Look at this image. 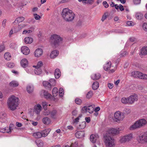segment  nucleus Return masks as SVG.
<instances>
[{
    "mask_svg": "<svg viewBox=\"0 0 147 147\" xmlns=\"http://www.w3.org/2000/svg\"><path fill=\"white\" fill-rule=\"evenodd\" d=\"M63 19L67 22H71L75 17V15L72 11L68 8H64L62 12Z\"/></svg>",
    "mask_w": 147,
    "mask_h": 147,
    "instance_id": "obj_1",
    "label": "nucleus"
},
{
    "mask_svg": "<svg viewBox=\"0 0 147 147\" xmlns=\"http://www.w3.org/2000/svg\"><path fill=\"white\" fill-rule=\"evenodd\" d=\"M18 98L13 95L10 97L7 101V105L9 108L11 110H15L18 106L19 101Z\"/></svg>",
    "mask_w": 147,
    "mask_h": 147,
    "instance_id": "obj_2",
    "label": "nucleus"
},
{
    "mask_svg": "<svg viewBox=\"0 0 147 147\" xmlns=\"http://www.w3.org/2000/svg\"><path fill=\"white\" fill-rule=\"evenodd\" d=\"M146 121L144 119H142L136 121L129 128L130 130H134L136 128H140L145 126L147 123Z\"/></svg>",
    "mask_w": 147,
    "mask_h": 147,
    "instance_id": "obj_3",
    "label": "nucleus"
},
{
    "mask_svg": "<svg viewBox=\"0 0 147 147\" xmlns=\"http://www.w3.org/2000/svg\"><path fill=\"white\" fill-rule=\"evenodd\" d=\"M51 40L52 44L54 45L57 46L62 43V38L59 36L54 34L51 36Z\"/></svg>",
    "mask_w": 147,
    "mask_h": 147,
    "instance_id": "obj_4",
    "label": "nucleus"
},
{
    "mask_svg": "<svg viewBox=\"0 0 147 147\" xmlns=\"http://www.w3.org/2000/svg\"><path fill=\"white\" fill-rule=\"evenodd\" d=\"M133 138V134L130 133L120 137L119 142L121 143H125L131 140Z\"/></svg>",
    "mask_w": 147,
    "mask_h": 147,
    "instance_id": "obj_5",
    "label": "nucleus"
},
{
    "mask_svg": "<svg viewBox=\"0 0 147 147\" xmlns=\"http://www.w3.org/2000/svg\"><path fill=\"white\" fill-rule=\"evenodd\" d=\"M105 142L107 147H114L115 146L114 140L110 136L105 138Z\"/></svg>",
    "mask_w": 147,
    "mask_h": 147,
    "instance_id": "obj_6",
    "label": "nucleus"
},
{
    "mask_svg": "<svg viewBox=\"0 0 147 147\" xmlns=\"http://www.w3.org/2000/svg\"><path fill=\"white\" fill-rule=\"evenodd\" d=\"M137 140L140 143H145L147 142V132L140 134L137 138Z\"/></svg>",
    "mask_w": 147,
    "mask_h": 147,
    "instance_id": "obj_7",
    "label": "nucleus"
},
{
    "mask_svg": "<svg viewBox=\"0 0 147 147\" xmlns=\"http://www.w3.org/2000/svg\"><path fill=\"white\" fill-rule=\"evenodd\" d=\"M114 117L116 122L122 121L125 117L124 114L119 111H116L114 113Z\"/></svg>",
    "mask_w": 147,
    "mask_h": 147,
    "instance_id": "obj_8",
    "label": "nucleus"
},
{
    "mask_svg": "<svg viewBox=\"0 0 147 147\" xmlns=\"http://www.w3.org/2000/svg\"><path fill=\"white\" fill-rule=\"evenodd\" d=\"M13 125V124H11L9 127H8L5 128L0 127V132L2 133H7L9 134L11 133V130L13 129L12 127Z\"/></svg>",
    "mask_w": 147,
    "mask_h": 147,
    "instance_id": "obj_9",
    "label": "nucleus"
},
{
    "mask_svg": "<svg viewBox=\"0 0 147 147\" xmlns=\"http://www.w3.org/2000/svg\"><path fill=\"white\" fill-rule=\"evenodd\" d=\"M129 104H131L133 103L135 101H137L138 97L137 95L136 94H134L130 96L129 97Z\"/></svg>",
    "mask_w": 147,
    "mask_h": 147,
    "instance_id": "obj_10",
    "label": "nucleus"
},
{
    "mask_svg": "<svg viewBox=\"0 0 147 147\" xmlns=\"http://www.w3.org/2000/svg\"><path fill=\"white\" fill-rule=\"evenodd\" d=\"M42 109L41 106L39 104L35 105L34 107V111L37 114H39Z\"/></svg>",
    "mask_w": 147,
    "mask_h": 147,
    "instance_id": "obj_11",
    "label": "nucleus"
},
{
    "mask_svg": "<svg viewBox=\"0 0 147 147\" xmlns=\"http://www.w3.org/2000/svg\"><path fill=\"white\" fill-rule=\"evenodd\" d=\"M21 51L22 53L25 55H28L30 52V50L26 46H23L21 47Z\"/></svg>",
    "mask_w": 147,
    "mask_h": 147,
    "instance_id": "obj_12",
    "label": "nucleus"
},
{
    "mask_svg": "<svg viewBox=\"0 0 147 147\" xmlns=\"http://www.w3.org/2000/svg\"><path fill=\"white\" fill-rule=\"evenodd\" d=\"M85 133L83 131H79L75 134V136L78 138H82L84 136Z\"/></svg>",
    "mask_w": 147,
    "mask_h": 147,
    "instance_id": "obj_13",
    "label": "nucleus"
},
{
    "mask_svg": "<svg viewBox=\"0 0 147 147\" xmlns=\"http://www.w3.org/2000/svg\"><path fill=\"white\" fill-rule=\"evenodd\" d=\"M43 53L42 50L41 49H38L36 50L34 53L35 56L36 57H39L41 56Z\"/></svg>",
    "mask_w": 147,
    "mask_h": 147,
    "instance_id": "obj_14",
    "label": "nucleus"
},
{
    "mask_svg": "<svg viewBox=\"0 0 147 147\" xmlns=\"http://www.w3.org/2000/svg\"><path fill=\"white\" fill-rule=\"evenodd\" d=\"M142 73L138 71H133L131 73V76L136 78H140V76L141 75Z\"/></svg>",
    "mask_w": 147,
    "mask_h": 147,
    "instance_id": "obj_15",
    "label": "nucleus"
},
{
    "mask_svg": "<svg viewBox=\"0 0 147 147\" xmlns=\"http://www.w3.org/2000/svg\"><path fill=\"white\" fill-rule=\"evenodd\" d=\"M59 53V52L58 50H54L51 52L50 55V57L51 58H54L58 55Z\"/></svg>",
    "mask_w": 147,
    "mask_h": 147,
    "instance_id": "obj_16",
    "label": "nucleus"
},
{
    "mask_svg": "<svg viewBox=\"0 0 147 147\" xmlns=\"http://www.w3.org/2000/svg\"><path fill=\"white\" fill-rule=\"evenodd\" d=\"M51 131L50 129H45L41 132L42 137H45L47 136L49 134Z\"/></svg>",
    "mask_w": 147,
    "mask_h": 147,
    "instance_id": "obj_17",
    "label": "nucleus"
},
{
    "mask_svg": "<svg viewBox=\"0 0 147 147\" xmlns=\"http://www.w3.org/2000/svg\"><path fill=\"white\" fill-rule=\"evenodd\" d=\"M111 63L110 61L108 62L106 64L104 65L103 66L104 69L107 71L110 70L111 67Z\"/></svg>",
    "mask_w": 147,
    "mask_h": 147,
    "instance_id": "obj_18",
    "label": "nucleus"
},
{
    "mask_svg": "<svg viewBox=\"0 0 147 147\" xmlns=\"http://www.w3.org/2000/svg\"><path fill=\"white\" fill-rule=\"evenodd\" d=\"M20 64L24 68L28 66V62L27 59H23L21 60Z\"/></svg>",
    "mask_w": 147,
    "mask_h": 147,
    "instance_id": "obj_19",
    "label": "nucleus"
},
{
    "mask_svg": "<svg viewBox=\"0 0 147 147\" xmlns=\"http://www.w3.org/2000/svg\"><path fill=\"white\" fill-rule=\"evenodd\" d=\"M19 85V84L18 82L15 80H13L9 84V86L11 87H17Z\"/></svg>",
    "mask_w": 147,
    "mask_h": 147,
    "instance_id": "obj_20",
    "label": "nucleus"
},
{
    "mask_svg": "<svg viewBox=\"0 0 147 147\" xmlns=\"http://www.w3.org/2000/svg\"><path fill=\"white\" fill-rule=\"evenodd\" d=\"M41 94L43 95L46 98H49L51 97V95L47 91L45 90H42L41 91Z\"/></svg>",
    "mask_w": 147,
    "mask_h": 147,
    "instance_id": "obj_21",
    "label": "nucleus"
},
{
    "mask_svg": "<svg viewBox=\"0 0 147 147\" xmlns=\"http://www.w3.org/2000/svg\"><path fill=\"white\" fill-rule=\"evenodd\" d=\"M108 133L111 135H114L118 134L116 128H112L108 130Z\"/></svg>",
    "mask_w": 147,
    "mask_h": 147,
    "instance_id": "obj_22",
    "label": "nucleus"
},
{
    "mask_svg": "<svg viewBox=\"0 0 147 147\" xmlns=\"http://www.w3.org/2000/svg\"><path fill=\"white\" fill-rule=\"evenodd\" d=\"M98 135L92 134L90 137V140L93 143H94L95 142L97 138H98Z\"/></svg>",
    "mask_w": 147,
    "mask_h": 147,
    "instance_id": "obj_23",
    "label": "nucleus"
},
{
    "mask_svg": "<svg viewBox=\"0 0 147 147\" xmlns=\"http://www.w3.org/2000/svg\"><path fill=\"white\" fill-rule=\"evenodd\" d=\"M86 126V123L85 121L82 122L80 124L77 125V127L79 129H82L85 128Z\"/></svg>",
    "mask_w": 147,
    "mask_h": 147,
    "instance_id": "obj_24",
    "label": "nucleus"
},
{
    "mask_svg": "<svg viewBox=\"0 0 147 147\" xmlns=\"http://www.w3.org/2000/svg\"><path fill=\"white\" fill-rule=\"evenodd\" d=\"M33 39L30 37H27L24 39V41L26 44H30L33 42Z\"/></svg>",
    "mask_w": 147,
    "mask_h": 147,
    "instance_id": "obj_25",
    "label": "nucleus"
},
{
    "mask_svg": "<svg viewBox=\"0 0 147 147\" xmlns=\"http://www.w3.org/2000/svg\"><path fill=\"white\" fill-rule=\"evenodd\" d=\"M43 123L45 124L48 125L51 122V120L48 117H45L43 118L42 119Z\"/></svg>",
    "mask_w": 147,
    "mask_h": 147,
    "instance_id": "obj_26",
    "label": "nucleus"
},
{
    "mask_svg": "<svg viewBox=\"0 0 147 147\" xmlns=\"http://www.w3.org/2000/svg\"><path fill=\"white\" fill-rule=\"evenodd\" d=\"M61 76V72L58 69H56L55 72V76L56 79L59 78Z\"/></svg>",
    "mask_w": 147,
    "mask_h": 147,
    "instance_id": "obj_27",
    "label": "nucleus"
},
{
    "mask_svg": "<svg viewBox=\"0 0 147 147\" xmlns=\"http://www.w3.org/2000/svg\"><path fill=\"white\" fill-rule=\"evenodd\" d=\"M26 90L27 92L29 94L31 93L34 90V87L31 85H28L26 87Z\"/></svg>",
    "mask_w": 147,
    "mask_h": 147,
    "instance_id": "obj_28",
    "label": "nucleus"
},
{
    "mask_svg": "<svg viewBox=\"0 0 147 147\" xmlns=\"http://www.w3.org/2000/svg\"><path fill=\"white\" fill-rule=\"evenodd\" d=\"M100 75L99 73L95 74L92 75L91 78L94 80L99 79L100 77Z\"/></svg>",
    "mask_w": 147,
    "mask_h": 147,
    "instance_id": "obj_29",
    "label": "nucleus"
},
{
    "mask_svg": "<svg viewBox=\"0 0 147 147\" xmlns=\"http://www.w3.org/2000/svg\"><path fill=\"white\" fill-rule=\"evenodd\" d=\"M95 106L94 105L89 106L87 108L88 112L90 113H92L94 111Z\"/></svg>",
    "mask_w": 147,
    "mask_h": 147,
    "instance_id": "obj_30",
    "label": "nucleus"
},
{
    "mask_svg": "<svg viewBox=\"0 0 147 147\" xmlns=\"http://www.w3.org/2000/svg\"><path fill=\"white\" fill-rule=\"evenodd\" d=\"M4 58L6 60L9 61L11 59V55L9 53L6 52L4 55Z\"/></svg>",
    "mask_w": 147,
    "mask_h": 147,
    "instance_id": "obj_31",
    "label": "nucleus"
},
{
    "mask_svg": "<svg viewBox=\"0 0 147 147\" xmlns=\"http://www.w3.org/2000/svg\"><path fill=\"white\" fill-rule=\"evenodd\" d=\"M141 54L143 55H147V47H144L141 50Z\"/></svg>",
    "mask_w": 147,
    "mask_h": 147,
    "instance_id": "obj_32",
    "label": "nucleus"
},
{
    "mask_svg": "<svg viewBox=\"0 0 147 147\" xmlns=\"http://www.w3.org/2000/svg\"><path fill=\"white\" fill-rule=\"evenodd\" d=\"M99 84L98 82L96 81L94 82L92 85V88L94 90H96L99 87Z\"/></svg>",
    "mask_w": 147,
    "mask_h": 147,
    "instance_id": "obj_33",
    "label": "nucleus"
},
{
    "mask_svg": "<svg viewBox=\"0 0 147 147\" xmlns=\"http://www.w3.org/2000/svg\"><path fill=\"white\" fill-rule=\"evenodd\" d=\"M24 19L25 18L23 17H19L16 18L14 22L15 23H20L23 21Z\"/></svg>",
    "mask_w": 147,
    "mask_h": 147,
    "instance_id": "obj_34",
    "label": "nucleus"
},
{
    "mask_svg": "<svg viewBox=\"0 0 147 147\" xmlns=\"http://www.w3.org/2000/svg\"><path fill=\"white\" fill-rule=\"evenodd\" d=\"M136 16L137 19L141 20L143 17V15L140 12H138L136 13Z\"/></svg>",
    "mask_w": 147,
    "mask_h": 147,
    "instance_id": "obj_35",
    "label": "nucleus"
},
{
    "mask_svg": "<svg viewBox=\"0 0 147 147\" xmlns=\"http://www.w3.org/2000/svg\"><path fill=\"white\" fill-rule=\"evenodd\" d=\"M57 113V111L56 110H53L50 113L51 117L53 118H55Z\"/></svg>",
    "mask_w": 147,
    "mask_h": 147,
    "instance_id": "obj_36",
    "label": "nucleus"
},
{
    "mask_svg": "<svg viewBox=\"0 0 147 147\" xmlns=\"http://www.w3.org/2000/svg\"><path fill=\"white\" fill-rule=\"evenodd\" d=\"M33 136L36 138H40L42 137V135L41 132H37L33 133Z\"/></svg>",
    "mask_w": 147,
    "mask_h": 147,
    "instance_id": "obj_37",
    "label": "nucleus"
},
{
    "mask_svg": "<svg viewBox=\"0 0 147 147\" xmlns=\"http://www.w3.org/2000/svg\"><path fill=\"white\" fill-rule=\"evenodd\" d=\"M36 143L38 147H43V142L42 140H39L36 141Z\"/></svg>",
    "mask_w": 147,
    "mask_h": 147,
    "instance_id": "obj_38",
    "label": "nucleus"
},
{
    "mask_svg": "<svg viewBox=\"0 0 147 147\" xmlns=\"http://www.w3.org/2000/svg\"><path fill=\"white\" fill-rule=\"evenodd\" d=\"M121 102L124 104H129L128 98H127L125 97L122 98L121 99Z\"/></svg>",
    "mask_w": 147,
    "mask_h": 147,
    "instance_id": "obj_39",
    "label": "nucleus"
},
{
    "mask_svg": "<svg viewBox=\"0 0 147 147\" xmlns=\"http://www.w3.org/2000/svg\"><path fill=\"white\" fill-rule=\"evenodd\" d=\"M52 94L54 96H56L58 94V89L57 88H54L52 91Z\"/></svg>",
    "mask_w": 147,
    "mask_h": 147,
    "instance_id": "obj_40",
    "label": "nucleus"
},
{
    "mask_svg": "<svg viewBox=\"0 0 147 147\" xmlns=\"http://www.w3.org/2000/svg\"><path fill=\"white\" fill-rule=\"evenodd\" d=\"M34 72L35 74L39 75L41 74L42 70L40 68H35Z\"/></svg>",
    "mask_w": 147,
    "mask_h": 147,
    "instance_id": "obj_41",
    "label": "nucleus"
},
{
    "mask_svg": "<svg viewBox=\"0 0 147 147\" xmlns=\"http://www.w3.org/2000/svg\"><path fill=\"white\" fill-rule=\"evenodd\" d=\"M93 95V92L92 91H90L88 92L86 95V98L89 99L91 98Z\"/></svg>",
    "mask_w": 147,
    "mask_h": 147,
    "instance_id": "obj_42",
    "label": "nucleus"
},
{
    "mask_svg": "<svg viewBox=\"0 0 147 147\" xmlns=\"http://www.w3.org/2000/svg\"><path fill=\"white\" fill-rule=\"evenodd\" d=\"M43 85L44 87L50 88L51 87L50 83L47 81H44L43 82Z\"/></svg>",
    "mask_w": 147,
    "mask_h": 147,
    "instance_id": "obj_43",
    "label": "nucleus"
},
{
    "mask_svg": "<svg viewBox=\"0 0 147 147\" xmlns=\"http://www.w3.org/2000/svg\"><path fill=\"white\" fill-rule=\"evenodd\" d=\"M42 62L40 61L38 63L37 65H33V67L35 68H40V67L42 66Z\"/></svg>",
    "mask_w": 147,
    "mask_h": 147,
    "instance_id": "obj_44",
    "label": "nucleus"
},
{
    "mask_svg": "<svg viewBox=\"0 0 147 147\" xmlns=\"http://www.w3.org/2000/svg\"><path fill=\"white\" fill-rule=\"evenodd\" d=\"M6 65L7 67L10 68H13L15 66L14 63L11 62L7 63Z\"/></svg>",
    "mask_w": 147,
    "mask_h": 147,
    "instance_id": "obj_45",
    "label": "nucleus"
},
{
    "mask_svg": "<svg viewBox=\"0 0 147 147\" xmlns=\"http://www.w3.org/2000/svg\"><path fill=\"white\" fill-rule=\"evenodd\" d=\"M49 81L50 82V84H51V86H54L56 84L55 80L54 79H51Z\"/></svg>",
    "mask_w": 147,
    "mask_h": 147,
    "instance_id": "obj_46",
    "label": "nucleus"
},
{
    "mask_svg": "<svg viewBox=\"0 0 147 147\" xmlns=\"http://www.w3.org/2000/svg\"><path fill=\"white\" fill-rule=\"evenodd\" d=\"M142 74L140 76V79L147 80V75L143 74L142 73Z\"/></svg>",
    "mask_w": 147,
    "mask_h": 147,
    "instance_id": "obj_47",
    "label": "nucleus"
},
{
    "mask_svg": "<svg viewBox=\"0 0 147 147\" xmlns=\"http://www.w3.org/2000/svg\"><path fill=\"white\" fill-rule=\"evenodd\" d=\"M64 91L63 89L62 88H60L59 90V95L61 97H62Z\"/></svg>",
    "mask_w": 147,
    "mask_h": 147,
    "instance_id": "obj_48",
    "label": "nucleus"
},
{
    "mask_svg": "<svg viewBox=\"0 0 147 147\" xmlns=\"http://www.w3.org/2000/svg\"><path fill=\"white\" fill-rule=\"evenodd\" d=\"M27 25L25 24H22L19 25L18 27V30L20 31L22 28H25L27 26Z\"/></svg>",
    "mask_w": 147,
    "mask_h": 147,
    "instance_id": "obj_49",
    "label": "nucleus"
},
{
    "mask_svg": "<svg viewBox=\"0 0 147 147\" xmlns=\"http://www.w3.org/2000/svg\"><path fill=\"white\" fill-rule=\"evenodd\" d=\"M33 16L35 19L36 20H39L41 18L40 16L36 13H34Z\"/></svg>",
    "mask_w": 147,
    "mask_h": 147,
    "instance_id": "obj_50",
    "label": "nucleus"
},
{
    "mask_svg": "<svg viewBox=\"0 0 147 147\" xmlns=\"http://www.w3.org/2000/svg\"><path fill=\"white\" fill-rule=\"evenodd\" d=\"M75 102L76 104L79 105H80L82 102L81 100L79 98L76 99Z\"/></svg>",
    "mask_w": 147,
    "mask_h": 147,
    "instance_id": "obj_51",
    "label": "nucleus"
},
{
    "mask_svg": "<svg viewBox=\"0 0 147 147\" xmlns=\"http://www.w3.org/2000/svg\"><path fill=\"white\" fill-rule=\"evenodd\" d=\"M117 130V134H118L121 132L123 129V127H120L116 128Z\"/></svg>",
    "mask_w": 147,
    "mask_h": 147,
    "instance_id": "obj_52",
    "label": "nucleus"
},
{
    "mask_svg": "<svg viewBox=\"0 0 147 147\" xmlns=\"http://www.w3.org/2000/svg\"><path fill=\"white\" fill-rule=\"evenodd\" d=\"M42 105L44 109L45 110H46L47 109V103L45 102H42Z\"/></svg>",
    "mask_w": 147,
    "mask_h": 147,
    "instance_id": "obj_53",
    "label": "nucleus"
},
{
    "mask_svg": "<svg viewBox=\"0 0 147 147\" xmlns=\"http://www.w3.org/2000/svg\"><path fill=\"white\" fill-rule=\"evenodd\" d=\"M107 13H105L102 16V18L101 20V21L102 22H103L107 18Z\"/></svg>",
    "mask_w": 147,
    "mask_h": 147,
    "instance_id": "obj_54",
    "label": "nucleus"
},
{
    "mask_svg": "<svg viewBox=\"0 0 147 147\" xmlns=\"http://www.w3.org/2000/svg\"><path fill=\"white\" fill-rule=\"evenodd\" d=\"M78 146V143L77 142H75L74 143L71 144L70 147H77Z\"/></svg>",
    "mask_w": 147,
    "mask_h": 147,
    "instance_id": "obj_55",
    "label": "nucleus"
},
{
    "mask_svg": "<svg viewBox=\"0 0 147 147\" xmlns=\"http://www.w3.org/2000/svg\"><path fill=\"white\" fill-rule=\"evenodd\" d=\"M82 111L83 113L88 112L87 108L86 106L83 107L82 109Z\"/></svg>",
    "mask_w": 147,
    "mask_h": 147,
    "instance_id": "obj_56",
    "label": "nucleus"
},
{
    "mask_svg": "<svg viewBox=\"0 0 147 147\" xmlns=\"http://www.w3.org/2000/svg\"><path fill=\"white\" fill-rule=\"evenodd\" d=\"M142 27L143 29L145 31H147V23H144L143 24Z\"/></svg>",
    "mask_w": 147,
    "mask_h": 147,
    "instance_id": "obj_57",
    "label": "nucleus"
},
{
    "mask_svg": "<svg viewBox=\"0 0 147 147\" xmlns=\"http://www.w3.org/2000/svg\"><path fill=\"white\" fill-rule=\"evenodd\" d=\"M126 24L128 26H132L134 25L133 22L131 21H128L127 22Z\"/></svg>",
    "mask_w": 147,
    "mask_h": 147,
    "instance_id": "obj_58",
    "label": "nucleus"
},
{
    "mask_svg": "<svg viewBox=\"0 0 147 147\" xmlns=\"http://www.w3.org/2000/svg\"><path fill=\"white\" fill-rule=\"evenodd\" d=\"M51 112L49 110L43 112V114L45 115H47L50 114Z\"/></svg>",
    "mask_w": 147,
    "mask_h": 147,
    "instance_id": "obj_59",
    "label": "nucleus"
},
{
    "mask_svg": "<svg viewBox=\"0 0 147 147\" xmlns=\"http://www.w3.org/2000/svg\"><path fill=\"white\" fill-rule=\"evenodd\" d=\"M5 46L3 45H0V53L1 52L5 49Z\"/></svg>",
    "mask_w": 147,
    "mask_h": 147,
    "instance_id": "obj_60",
    "label": "nucleus"
},
{
    "mask_svg": "<svg viewBox=\"0 0 147 147\" xmlns=\"http://www.w3.org/2000/svg\"><path fill=\"white\" fill-rule=\"evenodd\" d=\"M141 0H133L134 3L135 4H138L140 3Z\"/></svg>",
    "mask_w": 147,
    "mask_h": 147,
    "instance_id": "obj_61",
    "label": "nucleus"
},
{
    "mask_svg": "<svg viewBox=\"0 0 147 147\" xmlns=\"http://www.w3.org/2000/svg\"><path fill=\"white\" fill-rule=\"evenodd\" d=\"M103 4L104 6L106 8L108 7H109V5L107 3V2L106 1H104L103 2Z\"/></svg>",
    "mask_w": 147,
    "mask_h": 147,
    "instance_id": "obj_62",
    "label": "nucleus"
},
{
    "mask_svg": "<svg viewBox=\"0 0 147 147\" xmlns=\"http://www.w3.org/2000/svg\"><path fill=\"white\" fill-rule=\"evenodd\" d=\"M82 116V115H80L79 116L76 118L74 120V122H78L79 121V118L81 117Z\"/></svg>",
    "mask_w": 147,
    "mask_h": 147,
    "instance_id": "obj_63",
    "label": "nucleus"
},
{
    "mask_svg": "<svg viewBox=\"0 0 147 147\" xmlns=\"http://www.w3.org/2000/svg\"><path fill=\"white\" fill-rule=\"evenodd\" d=\"M70 0H61L59 3H63L69 2Z\"/></svg>",
    "mask_w": 147,
    "mask_h": 147,
    "instance_id": "obj_64",
    "label": "nucleus"
}]
</instances>
